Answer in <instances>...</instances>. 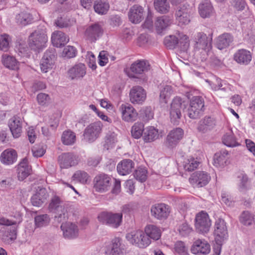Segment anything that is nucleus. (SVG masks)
Wrapping results in <instances>:
<instances>
[{
  "mask_svg": "<svg viewBox=\"0 0 255 255\" xmlns=\"http://www.w3.org/2000/svg\"><path fill=\"white\" fill-rule=\"evenodd\" d=\"M48 36L46 29L43 27H38L29 36L28 46L24 41L20 40L16 46V50L22 57L29 56V48L36 52H39L47 46Z\"/></svg>",
  "mask_w": 255,
  "mask_h": 255,
  "instance_id": "nucleus-1",
  "label": "nucleus"
},
{
  "mask_svg": "<svg viewBox=\"0 0 255 255\" xmlns=\"http://www.w3.org/2000/svg\"><path fill=\"white\" fill-rule=\"evenodd\" d=\"M191 40L194 43L195 54L197 55L200 52L207 54L211 49V38L208 37L203 32L195 33Z\"/></svg>",
  "mask_w": 255,
  "mask_h": 255,
  "instance_id": "nucleus-2",
  "label": "nucleus"
},
{
  "mask_svg": "<svg viewBox=\"0 0 255 255\" xmlns=\"http://www.w3.org/2000/svg\"><path fill=\"white\" fill-rule=\"evenodd\" d=\"M150 69L149 63L144 60L135 61L130 66L129 69L125 70L127 75L130 78H136L145 74Z\"/></svg>",
  "mask_w": 255,
  "mask_h": 255,
  "instance_id": "nucleus-3",
  "label": "nucleus"
},
{
  "mask_svg": "<svg viewBox=\"0 0 255 255\" xmlns=\"http://www.w3.org/2000/svg\"><path fill=\"white\" fill-rule=\"evenodd\" d=\"M122 213L102 212L98 216V220L102 223L108 224L114 228L120 226L122 222Z\"/></svg>",
  "mask_w": 255,
  "mask_h": 255,
  "instance_id": "nucleus-4",
  "label": "nucleus"
},
{
  "mask_svg": "<svg viewBox=\"0 0 255 255\" xmlns=\"http://www.w3.org/2000/svg\"><path fill=\"white\" fill-rule=\"evenodd\" d=\"M103 128V124L100 121H98L89 125L85 128L84 132V137L86 141L93 142L99 136Z\"/></svg>",
  "mask_w": 255,
  "mask_h": 255,
  "instance_id": "nucleus-5",
  "label": "nucleus"
},
{
  "mask_svg": "<svg viewBox=\"0 0 255 255\" xmlns=\"http://www.w3.org/2000/svg\"><path fill=\"white\" fill-rule=\"evenodd\" d=\"M211 226V220L208 214L201 211L197 214L195 218V227L202 234L208 233Z\"/></svg>",
  "mask_w": 255,
  "mask_h": 255,
  "instance_id": "nucleus-6",
  "label": "nucleus"
},
{
  "mask_svg": "<svg viewBox=\"0 0 255 255\" xmlns=\"http://www.w3.org/2000/svg\"><path fill=\"white\" fill-rule=\"evenodd\" d=\"M56 60V54L54 49H48L42 57L40 68L43 73H47L51 70L55 64Z\"/></svg>",
  "mask_w": 255,
  "mask_h": 255,
  "instance_id": "nucleus-7",
  "label": "nucleus"
},
{
  "mask_svg": "<svg viewBox=\"0 0 255 255\" xmlns=\"http://www.w3.org/2000/svg\"><path fill=\"white\" fill-rule=\"evenodd\" d=\"M184 105L180 98L175 97L173 99L170 105L169 114L171 122L174 124L178 123L181 117V111Z\"/></svg>",
  "mask_w": 255,
  "mask_h": 255,
  "instance_id": "nucleus-8",
  "label": "nucleus"
},
{
  "mask_svg": "<svg viewBox=\"0 0 255 255\" xmlns=\"http://www.w3.org/2000/svg\"><path fill=\"white\" fill-rule=\"evenodd\" d=\"M119 111L122 119L126 122L132 123L137 119L138 114L137 111L129 104H122L119 107Z\"/></svg>",
  "mask_w": 255,
  "mask_h": 255,
  "instance_id": "nucleus-9",
  "label": "nucleus"
},
{
  "mask_svg": "<svg viewBox=\"0 0 255 255\" xmlns=\"http://www.w3.org/2000/svg\"><path fill=\"white\" fill-rule=\"evenodd\" d=\"M204 103L203 99L199 96L193 97L188 109V115L191 119H196L203 111Z\"/></svg>",
  "mask_w": 255,
  "mask_h": 255,
  "instance_id": "nucleus-10",
  "label": "nucleus"
},
{
  "mask_svg": "<svg viewBox=\"0 0 255 255\" xmlns=\"http://www.w3.org/2000/svg\"><path fill=\"white\" fill-rule=\"evenodd\" d=\"M110 186L111 178L107 174H100L94 179V187L98 192H106L110 189Z\"/></svg>",
  "mask_w": 255,
  "mask_h": 255,
  "instance_id": "nucleus-11",
  "label": "nucleus"
},
{
  "mask_svg": "<svg viewBox=\"0 0 255 255\" xmlns=\"http://www.w3.org/2000/svg\"><path fill=\"white\" fill-rule=\"evenodd\" d=\"M214 235L215 242H223L228 237L227 228L225 221L221 218L216 220Z\"/></svg>",
  "mask_w": 255,
  "mask_h": 255,
  "instance_id": "nucleus-12",
  "label": "nucleus"
},
{
  "mask_svg": "<svg viewBox=\"0 0 255 255\" xmlns=\"http://www.w3.org/2000/svg\"><path fill=\"white\" fill-rule=\"evenodd\" d=\"M190 251L194 255H207L211 251V247L205 240L198 239L193 242Z\"/></svg>",
  "mask_w": 255,
  "mask_h": 255,
  "instance_id": "nucleus-13",
  "label": "nucleus"
},
{
  "mask_svg": "<svg viewBox=\"0 0 255 255\" xmlns=\"http://www.w3.org/2000/svg\"><path fill=\"white\" fill-rule=\"evenodd\" d=\"M210 180V176L207 173L198 171L193 173L189 181L194 187H202L207 185Z\"/></svg>",
  "mask_w": 255,
  "mask_h": 255,
  "instance_id": "nucleus-14",
  "label": "nucleus"
},
{
  "mask_svg": "<svg viewBox=\"0 0 255 255\" xmlns=\"http://www.w3.org/2000/svg\"><path fill=\"white\" fill-rule=\"evenodd\" d=\"M152 216L159 220L166 219L169 215L170 210L169 206L164 203L155 204L150 209Z\"/></svg>",
  "mask_w": 255,
  "mask_h": 255,
  "instance_id": "nucleus-15",
  "label": "nucleus"
},
{
  "mask_svg": "<svg viewBox=\"0 0 255 255\" xmlns=\"http://www.w3.org/2000/svg\"><path fill=\"white\" fill-rule=\"evenodd\" d=\"M125 249L121 239L116 237L112 240L105 251L106 255H124Z\"/></svg>",
  "mask_w": 255,
  "mask_h": 255,
  "instance_id": "nucleus-16",
  "label": "nucleus"
},
{
  "mask_svg": "<svg viewBox=\"0 0 255 255\" xmlns=\"http://www.w3.org/2000/svg\"><path fill=\"white\" fill-rule=\"evenodd\" d=\"M146 98V91L140 86L133 87L129 93L130 101L132 104H141Z\"/></svg>",
  "mask_w": 255,
  "mask_h": 255,
  "instance_id": "nucleus-17",
  "label": "nucleus"
},
{
  "mask_svg": "<svg viewBox=\"0 0 255 255\" xmlns=\"http://www.w3.org/2000/svg\"><path fill=\"white\" fill-rule=\"evenodd\" d=\"M184 135L183 130L180 128H176L171 130L166 137V143L170 147L176 146Z\"/></svg>",
  "mask_w": 255,
  "mask_h": 255,
  "instance_id": "nucleus-18",
  "label": "nucleus"
},
{
  "mask_svg": "<svg viewBox=\"0 0 255 255\" xmlns=\"http://www.w3.org/2000/svg\"><path fill=\"white\" fill-rule=\"evenodd\" d=\"M128 16L129 21L134 24L139 23L144 18V11L143 8L139 5L132 6L128 11Z\"/></svg>",
  "mask_w": 255,
  "mask_h": 255,
  "instance_id": "nucleus-19",
  "label": "nucleus"
},
{
  "mask_svg": "<svg viewBox=\"0 0 255 255\" xmlns=\"http://www.w3.org/2000/svg\"><path fill=\"white\" fill-rule=\"evenodd\" d=\"M103 34V29L98 24H93L88 26L85 29L84 36L85 38L92 41L95 42Z\"/></svg>",
  "mask_w": 255,
  "mask_h": 255,
  "instance_id": "nucleus-20",
  "label": "nucleus"
},
{
  "mask_svg": "<svg viewBox=\"0 0 255 255\" xmlns=\"http://www.w3.org/2000/svg\"><path fill=\"white\" fill-rule=\"evenodd\" d=\"M23 118L15 116L11 118L8 122V126L14 138H18L22 132Z\"/></svg>",
  "mask_w": 255,
  "mask_h": 255,
  "instance_id": "nucleus-21",
  "label": "nucleus"
},
{
  "mask_svg": "<svg viewBox=\"0 0 255 255\" xmlns=\"http://www.w3.org/2000/svg\"><path fill=\"white\" fill-rule=\"evenodd\" d=\"M61 202L62 201L60 198L57 195H54L52 197L49 205V209L50 211L56 212L59 210L61 211V213L55 216V218H57L58 222H62L66 219L65 210L61 206Z\"/></svg>",
  "mask_w": 255,
  "mask_h": 255,
  "instance_id": "nucleus-22",
  "label": "nucleus"
},
{
  "mask_svg": "<svg viewBox=\"0 0 255 255\" xmlns=\"http://www.w3.org/2000/svg\"><path fill=\"white\" fill-rule=\"evenodd\" d=\"M190 9L185 5L180 7L176 11L175 18L179 26H183L190 23Z\"/></svg>",
  "mask_w": 255,
  "mask_h": 255,
  "instance_id": "nucleus-23",
  "label": "nucleus"
},
{
  "mask_svg": "<svg viewBox=\"0 0 255 255\" xmlns=\"http://www.w3.org/2000/svg\"><path fill=\"white\" fill-rule=\"evenodd\" d=\"M17 159V153L12 148H7L3 151L0 155V161L5 165H10L15 163Z\"/></svg>",
  "mask_w": 255,
  "mask_h": 255,
  "instance_id": "nucleus-24",
  "label": "nucleus"
},
{
  "mask_svg": "<svg viewBox=\"0 0 255 255\" xmlns=\"http://www.w3.org/2000/svg\"><path fill=\"white\" fill-rule=\"evenodd\" d=\"M58 160L61 168H68L78 163L76 155L72 153H64L58 157Z\"/></svg>",
  "mask_w": 255,
  "mask_h": 255,
  "instance_id": "nucleus-25",
  "label": "nucleus"
},
{
  "mask_svg": "<svg viewBox=\"0 0 255 255\" xmlns=\"http://www.w3.org/2000/svg\"><path fill=\"white\" fill-rule=\"evenodd\" d=\"M48 197L45 188L38 187L35 193L32 196L31 201L32 204L36 207H39L44 203Z\"/></svg>",
  "mask_w": 255,
  "mask_h": 255,
  "instance_id": "nucleus-26",
  "label": "nucleus"
},
{
  "mask_svg": "<svg viewBox=\"0 0 255 255\" xmlns=\"http://www.w3.org/2000/svg\"><path fill=\"white\" fill-rule=\"evenodd\" d=\"M61 229L65 238L73 239L77 238L78 236V229L74 224L70 222L62 223Z\"/></svg>",
  "mask_w": 255,
  "mask_h": 255,
  "instance_id": "nucleus-27",
  "label": "nucleus"
},
{
  "mask_svg": "<svg viewBox=\"0 0 255 255\" xmlns=\"http://www.w3.org/2000/svg\"><path fill=\"white\" fill-rule=\"evenodd\" d=\"M234 59L238 63L248 65L252 59L251 52L245 49H240L234 55Z\"/></svg>",
  "mask_w": 255,
  "mask_h": 255,
  "instance_id": "nucleus-28",
  "label": "nucleus"
},
{
  "mask_svg": "<svg viewBox=\"0 0 255 255\" xmlns=\"http://www.w3.org/2000/svg\"><path fill=\"white\" fill-rule=\"evenodd\" d=\"M86 74V67L83 63L75 64L68 72L69 77L71 79H79L82 78Z\"/></svg>",
  "mask_w": 255,
  "mask_h": 255,
  "instance_id": "nucleus-29",
  "label": "nucleus"
},
{
  "mask_svg": "<svg viewBox=\"0 0 255 255\" xmlns=\"http://www.w3.org/2000/svg\"><path fill=\"white\" fill-rule=\"evenodd\" d=\"M229 153L226 150H221L216 153L213 157V165L220 168H223L228 163Z\"/></svg>",
  "mask_w": 255,
  "mask_h": 255,
  "instance_id": "nucleus-30",
  "label": "nucleus"
},
{
  "mask_svg": "<svg viewBox=\"0 0 255 255\" xmlns=\"http://www.w3.org/2000/svg\"><path fill=\"white\" fill-rule=\"evenodd\" d=\"M51 42L54 46L60 47L68 42L69 39L61 31H55L51 35Z\"/></svg>",
  "mask_w": 255,
  "mask_h": 255,
  "instance_id": "nucleus-31",
  "label": "nucleus"
},
{
  "mask_svg": "<svg viewBox=\"0 0 255 255\" xmlns=\"http://www.w3.org/2000/svg\"><path fill=\"white\" fill-rule=\"evenodd\" d=\"M206 82L209 84L211 89L214 91L221 90L227 92L230 89L229 85L226 81L217 77H213L211 81L206 80Z\"/></svg>",
  "mask_w": 255,
  "mask_h": 255,
  "instance_id": "nucleus-32",
  "label": "nucleus"
},
{
  "mask_svg": "<svg viewBox=\"0 0 255 255\" xmlns=\"http://www.w3.org/2000/svg\"><path fill=\"white\" fill-rule=\"evenodd\" d=\"M134 167V162L130 159H124L117 165V171L121 175L129 174Z\"/></svg>",
  "mask_w": 255,
  "mask_h": 255,
  "instance_id": "nucleus-33",
  "label": "nucleus"
},
{
  "mask_svg": "<svg viewBox=\"0 0 255 255\" xmlns=\"http://www.w3.org/2000/svg\"><path fill=\"white\" fill-rule=\"evenodd\" d=\"M18 178L22 181L30 173L31 167L28 165V161L26 158H23L18 165Z\"/></svg>",
  "mask_w": 255,
  "mask_h": 255,
  "instance_id": "nucleus-34",
  "label": "nucleus"
},
{
  "mask_svg": "<svg viewBox=\"0 0 255 255\" xmlns=\"http://www.w3.org/2000/svg\"><path fill=\"white\" fill-rule=\"evenodd\" d=\"M159 100L160 102L167 103L172 95L174 93V90L171 85L161 84L159 87Z\"/></svg>",
  "mask_w": 255,
  "mask_h": 255,
  "instance_id": "nucleus-35",
  "label": "nucleus"
},
{
  "mask_svg": "<svg viewBox=\"0 0 255 255\" xmlns=\"http://www.w3.org/2000/svg\"><path fill=\"white\" fill-rule=\"evenodd\" d=\"M0 235L2 239L7 243H10L16 238V231L14 227L9 228H2L0 230Z\"/></svg>",
  "mask_w": 255,
  "mask_h": 255,
  "instance_id": "nucleus-36",
  "label": "nucleus"
},
{
  "mask_svg": "<svg viewBox=\"0 0 255 255\" xmlns=\"http://www.w3.org/2000/svg\"><path fill=\"white\" fill-rule=\"evenodd\" d=\"M159 137L158 130L154 127H146L144 131L143 139L145 142H150L158 139Z\"/></svg>",
  "mask_w": 255,
  "mask_h": 255,
  "instance_id": "nucleus-37",
  "label": "nucleus"
},
{
  "mask_svg": "<svg viewBox=\"0 0 255 255\" xmlns=\"http://www.w3.org/2000/svg\"><path fill=\"white\" fill-rule=\"evenodd\" d=\"M223 144L228 147H234L240 145L231 128H228L222 137Z\"/></svg>",
  "mask_w": 255,
  "mask_h": 255,
  "instance_id": "nucleus-38",
  "label": "nucleus"
},
{
  "mask_svg": "<svg viewBox=\"0 0 255 255\" xmlns=\"http://www.w3.org/2000/svg\"><path fill=\"white\" fill-rule=\"evenodd\" d=\"M144 232L150 240L152 239L154 241L159 240L161 236L160 229L154 225L149 224L146 226Z\"/></svg>",
  "mask_w": 255,
  "mask_h": 255,
  "instance_id": "nucleus-39",
  "label": "nucleus"
},
{
  "mask_svg": "<svg viewBox=\"0 0 255 255\" xmlns=\"http://www.w3.org/2000/svg\"><path fill=\"white\" fill-rule=\"evenodd\" d=\"M215 125V120L213 118L205 117L199 122L198 130L204 133L213 129Z\"/></svg>",
  "mask_w": 255,
  "mask_h": 255,
  "instance_id": "nucleus-40",
  "label": "nucleus"
},
{
  "mask_svg": "<svg viewBox=\"0 0 255 255\" xmlns=\"http://www.w3.org/2000/svg\"><path fill=\"white\" fill-rule=\"evenodd\" d=\"M233 36L228 33L220 35L216 42V45L219 49L222 50L228 47L233 41Z\"/></svg>",
  "mask_w": 255,
  "mask_h": 255,
  "instance_id": "nucleus-41",
  "label": "nucleus"
},
{
  "mask_svg": "<svg viewBox=\"0 0 255 255\" xmlns=\"http://www.w3.org/2000/svg\"><path fill=\"white\" fill-rule=\"evenodd\" d=\"M198 9L199 14L203 18L210 16L213 12V6L209 0H203L199 5Z\"/></svg>",
  "mask_w": 255,
  "mask_h": 255,
  "instance_id": "nucleus-42",
  "label": "nucleus"
},
{
  "mask_svg": "<svg viewBox=\"0 0 255 255\" xmlns=\"http://www.w3.org/2000/svg\"><path fill=\"white\" fill-rule=\"evenodd\" d=\"M172 22V19L168 16L164 15L157 17L155 25L158 32H161L167 28L171 25Z\"/></svg>",
  "mask_w": 255,
  "mask_h": 255,
  "instance_id": "nucleus-43",
  "label": "nucleus"
},
{
  "mask_svg": "<svg viewBox=\"0 0 255 255\" xmlns=\"http://www.w3.org/2000/svg\"><path fill=\"white\" fill-rule=\"evenodd\" d=\"M236 182L238 189L240 192H245L250 187L248 177L244 172L238 174Z\"/></svg>",
  "mask_w": 255,
  "mask_h": 255,
  "instance_id": "nucleus-44",
  "label": "nucleus"
},
{
  "mask_svg": "<svg viewBox=\"0 0 255 255\" xmlns=\"http://www.w3.org/2000/svg\"><path fill=\"white\" fill-rule=\"evenodd\" d=\"M117 142V134L114 132L109 131L105 136L103 146L108 150L114 147Z\"/></svg>",
  "mask_w": 255,
  "mask_h": 255,
  "instance_id": "nucleus-45",
  "label": "nucleus"
},
{
  "mask_svg": "<svg viewBox=\"0 0 255 255\" xmlns=\"http://www.w3.org/2000/svg\"><path fill=\"white\" fill-rule=\"evenodd\" d=\"M2 62L7 68L12 70H17L18 68L19 63L12 56L4 54L2 57Z\"/></svg>",
  "mask_w": 255,
  "mask_h": 255,
  "instance_id": "nucleus-46",
  "label": "nucleus"
},
{
  "mask_svg": "<svg viewBox=\"0 0 255 255\" xmlns=\"http://www.w3.org/2000/svg\"><path fill=\"white\" fill-rule=\"evenodd\" d=\"M199 164V162L197 158L189 156L184 159L182 166L185 170L190 171L196 169Z\"/></svg>",
  "mask_w": 255,
  "mask_h": 255,
  "instance_id": "nucleus-47",
  "label": "nucleus"
},
{
  "mask_svg": "<svg viewBox=\"0 0 255 255\" xmlns=\"http://www.w3.org/2000/svg\"><path fill=\"white\" fill-rule=\"evenodd\" d=\"M51 219L46 214L37 215L34 217V225L36 228H42L47 226Z\"/></svg>",
  "mask_w": 255,
  "mask_h": 255,
  "instance_id": "nucleus-48",
  "label": "nucleus"
},
{
  "mask_svg": "<svg viewBox=\"0 0 255 255\" xmlns=\"http://www.w3.org/2000/svg\"><path fill=\"white\" fill-rule=\"evenodd\" d=\"M240 222L245 226H250L255 223V215L249 211H244L239 217Z\"/></svg>",
  "mask_w": 255,
  "mask_h": 255,
  "instance_id": "nucleus-49",
  "label": "nucleus"
},
{
  "mask_svg": "<svg viewBox=\"0 0 255 255\" xmlns=\"http://www.w3.org/2000/svg\"><path fill=\"white\" fill-rule=\"evenodd\" d=\"M108 2L104 0H98L95 2L94 8L96 12L100 14H106L109 9Z\"/></svg>",
  "mask_w": 255,
  "mask_h": 255,
  "instance_id": "nucleus-50",
  "label": "nucleus"
},
{
  "mask_svg": "<svg viewBox=\"0 0 255 255\" xmlns=\"http://www.w3.org/2000/svg\"><path fill=\"white\" fill-rule=\"evenodd\" d=\"M76 135L74 132L70 130L63 131L61 136L62 143L67 145L74 144L76 141Z\"/></svg>",
  "mask_w": 255,
  "mask_h": 255,
  "instance_id": "nucleus-51",
  "label": "nucleus"
},
{
  "mask_svg": "<svg viewBox=\"0 0 255 255\" xmlns=\"http://www.w3.org/2000/svg\"><path fill=\"white\" fill-rule=\"evenodd\" d=\"M154 6L155 10L161 13L168 12L170 5L167 0H154Z\"/></svg>",
  "mask_w": 255,
  "mask_h": 255,
  "instance_id": "nucleus-52",
  "label": "nucleus"
},
{
  "mask_svg": "<svg viewBox=\"0 0 255 255\" xmlns=\"http://www.w3.org/2000/svg\"><path fill=\"white\" fill-rule=\"evenodd\" d=\"M178 48L182 51H186L189 47L190 40L188 36L182 32H178Z\"/></svg>",
  "mask_w": 255,
  "mask_h": 255,
  "instance_id": "nucleus-53",
  "label": "nucleus"
},
{
  "mask_svg": "<svg viewBox=\"0 0 255 255\" xmlns=\"http://www.w3.org/2000/svg\"><path fill=\"white\" fill-rule=\"evenodd\" d=\"M32 16L27 12H21L16 16V21L21 25H26L31 22Z\"/></svg>",
  "mask_w": 255,
  "mask_h": 255,
  "instance_id": "nucleus-54",
  "label": "nucleus"
},
{
  "mask_svg": "<svg viewBox=\"0 0 255 255\" xmlns=\"http://www.w3.org/2000/svg\"><path fill=\"white\" fill-rule=\"evenodd\" d=\"M89 177V174L86 172L82 170H77L74 173L72 178L74 181L85 184L87 183Z\"/></svg>",
  "mask_w": 255,
  "mask_h": 255,
  "instance_id": "nucleus-55",
  "label": "nucleus"
},
{
  "mask_svg": "<svg viewBox=\"0 0 255 255\" xmlns=\"http://www.w3.org/2000/svg\"><path fill=\"white\" fill-rule=\"evenodd\" d=\"M177 35H170L165 37L164 44L169 49H174L178 47V32Z\"/></svg>",
  "mask_w": 255,
  "mask_h": 255,
  "instance_id": "nucleus-56",
  "label": "nucleus"
},
{
  "mask_svg": "<svg viewBox=\"0 0 255 255\" xmlns=\"http://www.w3.org/2000/svg\"><path fill=\"white\" fill-rule=\"evenodd\" d=\"M76 23L74 18L60 17L55 21V24L60 27H68L74 25Z\"/></svg>",
  "mask_w": 255,
  "mask_h": 255,
  "instance_id": "nucleus-57",
  "label": "nucleus"
},
{
  "mask_svg": "<svg viewBox=\"0 0 255 255\" xmlns=\"http://www.w3.org/2000/svg\"><path fill=\"white\" fill-rule=\"evenodd\" d=\"M144 125L141 123H135L131 128V133L133 137L136 139L139 138L143 135Z\"/></svg>",
  "mask_w": 255,
  "mask_h": 255,
  "instance_id": "nucleus-58",
  "label": "nucleus"
},
{
  "mask_svg": "<svg viewBox=\"0 0 255 255\" xmlns=\"http://www.w3.org/2000/svg\"><path fill=\"white\" fill-rule=\"evenodd\" d=\"M11 41L10 36L7 34L0 35V50L3 51H7Z\"/></svg>",
  "mask_w": 255,
  "mask_h": 255,
  "instance_id": "nucleus-59",
  "label": "nucleus"
},
{
  "mask_svg": "<svg viewBox=\"0 0 255 255\" xmlns=\"http://www.w3.org/2000/svg\"><path fill=\"white\" fill-rule=\"evenodd\" d=\"M142 235V231L141 230H134L128 233L126 235V239L131 244L135 245L137 240Z\"/></svg>",
  "mask_w": 255,
  "mask_h": 255,
  "instance_id": "nucleus-60",
  "label": "nucleus"
},
{
  "mask_svg": "<svg viewBox=\"0 0 255 255\" xmlns=\"http://www.w3.org/2000/svg\"><path fill=\"white\" fill-rule=\"evenodd\" d=\"M151 244V240L142 231V235L139 237L135 244V246L140 248H145Z\"/></svg>",
  "mask_w": 255,
  "mask_h": 255,
  "instance_id": "nucleus-61",
  "label": "nucleus"
},
{
  "mask_svg": "<svg viewBox=\"0 0 255 255\" xmlns=\"http://www.w3.org/2000/svg\"><path fill=\"white\" fill-rule=\"evenodd\" d=\"M37 101L41 106L46 107L50 103L51 99L50 96L45 93H40L37 95Z\"/></svg>",
  "mask_w": 255,
  "mask_h": 255,
  "instance_id": "nucleus-62",
  "label": "nucleus"
},
{
  "mask_svg": "<svg viewBox=\"0 0 255 255\" xmlns=\"http://www.w3.org/2000/svg\"><path fill=\"white\" fill-rule=\"evenodd\" d=\"M141 119L144 121H148L153 118V112L151 107H145L140 111Z\"/></svg>",
  "mask_w": 255,
  "mask_h": 255,
  "instance_id": "nucleus-63",
  "label": "nucleus"
},
{
  "mask_svg": "<svg viewBox=\"0 0 255 255\" xmlns=\"http://www.w3.org/2000/svg\"><path fill=\"white\" fill-rule=\"evenodd\" d=\"M174 251L179 255H187L188 249L185 243L181 241L177 242L174 245Z\"/></svg>",
  "mask_w": 255,
  "mask_h": 255,
  "instance_id": "nucleus-64",
  "label": "nucleus"
}]
</instances>
